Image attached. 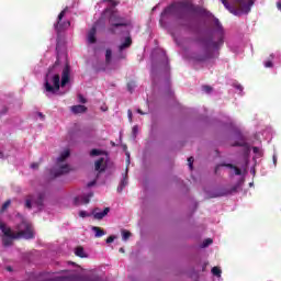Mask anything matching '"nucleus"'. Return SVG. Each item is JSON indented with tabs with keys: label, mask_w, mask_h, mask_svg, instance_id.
I'll return each instance as SVG.
<instances>
[{
	"label": "nucleus",
	"mask_w": 281,
	"mask_h": 281,
	"mask_svg": "<svg viewBox=\"0 0 281 281\" xmlns=\"http://www.w3.org/2000/svg\"><path fill=\"white\" fill-rule=\"evenodd\" d=\"M10 203H12L10 200H8L7 202L3 203L2 212H5V210L10 207Z\"/></svg>",
	"instance_id": "c85d7f7f"
},
{
	"label": "nucleus",
	"mask_w": 281,
	"mask_h": 281,
	"mask_svg": "<svg viewBox=\"0 0 281 281\" xmlns=\"http://www.w3.org/2000/svg\"><path fill=\"white\" fill-rule=\"evenodd\" d=\"M97 71H106V66H103L101 68H97Z\"/></svg>",
	"instance_id": "ea45409f"
},
{
	"label": "nucleus",
	"mask_w": 281,
	"mask_h": 281,
	"mask_svg": "<svg viewBox=\"0 0 281 281\" xmlns=\"http://www.w3.org/2000/svg\"><path fill=\"white\" fill-rule=\"evenodd\" d=\"M75 255L78 256L79 258H87V252H85V248L82 247H77L75 249Z\"/></svg>",
	"instance_id": "412c9836"
},
{
	"label": "nucleus",
	"mask_w": 281,
	"mask_h": 281,
	"mask_svg": "<svg viewBox=\"0 0 281 281\" xmlns=\"http://www.w3.org/2000/svg\"><path fill=\"white\" fill-rule=\"evenodd\" d=\"M127 164H131V154L126 153Z\"/></svg>",
	"instance_id": "a19ab883"
},
{
	"label": "nucleus",
	"mask_w": 281,
	"mask_h": 281,
	"mask_svg": "<svg viewBox=\"0 0 281 281\" xmlns=\"http://www.w3.org/2000/svg\"><path fill=\"white\" fill-rule=\"evenodd\" d=\"M202 91H204V93H212V87H210V86H203V87H202Z\"/></svg>",
	"instance_id": "cd10ccee"
},
{
	"label": "nucleus",
	"mask_w": 281,
	"mask_h": 281,
	"mask_svg": "<svg viewBox=\"0 0 281 281\" xmlns=\"http://www.w3.org/2000/svg\"><path fill=\"white\" fill-rule=\"evenodd\" d=\"M211 273L216 276V278H221V273H223V271L218 267H213L212 270H211Z\"/></svg>",
	"instance_id": "5701e85b"
},
{
	"label": "nucleus",
	"mask_w": 281,
	"mask_h": 281,
	"mask_svg": "<svg viewBox=\"0 0 281 281\" xmlns=\"http://www.w3.org/2000/svg\"><path fill=\"white\" fill-rule=\"evenodd\" d=\"M122 238L123 240H128V238H131V232L122 231Z\"/></svg>",
	"instance_id": "393cba45"
},
{
	"label": "nucleus",
	"mask_w": 281,
	"mask_h": 281,
	"mask_svg": "<svg viewBox=\"0 0 281 281\" xmlns=\"http://www.w3.org/2000/svg\"><path fill=\"white\" fill-rule=\"evenodd\" d=\"M221 166H225L226 168H229V170H232L233 175H236V176H240L241 175V171L238 167L232 165V164H227V165H218L215 169V171L217 172L218 171V168H221Z\"/></svg>",
	"instance_id": "ddd939ff"
},
{
	"label": "nucleus",
	"mask_w": 281,
	"mask_h": 281,
	"mask_svg": "<svg viewBox=\"0 0 281 281\" xmlns=\"http://www.w3.org/2000/svg\"><path fill=\"white\" fill-rule=\"evenodd\" d=\"M69 155H71L69 148H66L60 153L59 157L56 159L54 168L50 171V175L53 177H60V175H67V172L71 170V167H69V165L67 164Z\"/></svg>",
	"instance_id": "0eeeda50"
},
{
	"label": "nucleus",
	"mask_w": 281,
	"mask_h": 281,
	"mask_svg": "<svg viewBox=\"0 0 281 281\" xmlns=\"http://www.w3.org/2000/svg\"><path fill=\"white\" fill-rule=\"evenodd\" d=\"M92 186H95V181L88 183V188H92Z\"/></svg>",
	"instance_id": "79ce46f5"
},
{
	"label": "nucleus",
	"mask_w": 281,
	"mask_h": 281,
	"mask_svg": "<svg viewBox=\"0 0 281 281\" xmlns=\"http://www.w3.org/2000/svg\"><path fill=\"white\" fill-rule=\"evenodd\" d=\"M31 168H32L33 170H36V168H38V164H37V162H33V164L31 165Z\"/></svg>",
	"instance_id": "58836bf2"
},
{
	"label": "nucleus",
	"mask_w": 281,
	"mask_h": 281,
	"mask_svg": "<svg viewBox=\"0 0 281 281\" xmlns=\"http://www.w3.org/2000/svg\"><path fill=\"white\" fill-rule=\"evenodd\" d=\"M273 166H278V156L273 154L272 156Z\"/></svg>",
	"instance_id": "2f4dec72"
},
{
	"label": "nucleus",
	"mask_w": 281,
	"mask_h": 281,
	"mask_svg": "<svg viewBox=\"0 0 281 281\" xmlns=\"http://www.w3.org/2000/svg\"><path fill=\"white\" fill-rule=\"evenodd\" d=\"M63 273H69V271H67V270H64V271H63Z\"/></svg>",
	"instance_id": "8fccbe9b"
},
{
	"label": "nucleus",
	"mask_w": 281,
	"mask_h": 281,
	"mask_svg": "<svg viewBox=\"0 0 281 281\" xmlns=\"http://www.w3.org/2000/svg\"><path fill=\"white\" fill-rule=\"evenodd\" d=\"M90 157H99L94 162V170L97 172H104L109 164V155L100 149H92L90 151Z\"/></svg>",
	"instance_id": "1a4fd4ad"
},
{
	"label": "nucleus",
	"mask_w": 281,
	"mask_h": 281,
	"mask_svg": "<svg viewBox=\"0 0 281 281\" xmlns=\"http://www.w3.org/2000/svg\"><path fill=\"white\" fill-rule=\"evenodd\" d=\"M153 10H156V7H154Z\"/></svg>",
	"instance_id": "5fc2aeb1"
},
{
	"label": "nucleus",
	"mask_w": 281,
	"mask_h": 281,
	"mask_svg": "<svg viewBox=\"0 0 281 281\" xmlns=\"http://www.w3.org/2000/svg\"><path fill=\"white\" fill-rule=\"evenodd\" d=\"M137 132H138V127H137V125H135L132 130L134 137L137 135Z\"/></svg>",
	"instance_id": "c9c22d12"
},
{
	"label": "nucleus",
	"mask_w": 281,
	"mask_h": 281,
	"mask_svg": "<svg viewBox=\"0 0 281 281\" xmlns=\"http://www.w3.org/2000/svg\"><path fill=\"white\" fill-rule=\"evenodd\" d=\"M79 102H81V104H85L87 102V99H85V97H82L81 94H79Z\"/></svg>",
	"instance_id": "473e14b6"
},
{
	"label": "nucleus",
	"mask_w": 281,
	"mask_h": 281,
	"mask_svg": "<svg viewBox=\"0 0 281 281\" xmlns=\"http://www.w3.org/2000/svg\"><path fill=\"white\" fill-rule=\"evenodd\" d=\"M137 113H139L140 115H144V112H142V110H137Z\"/></svg>",
	"instance_id": "a18cd8bd"
},
{
	"label": "nucleus",
	"mask_w": 281,
	"mask_h": 281,
	"mask_svg": "<svg viewBox=\"0 0 281 281\" xmlns=\"http://www.w3.org/2000/svg\"><path fill=\"white\" fill-rule=\"evenodd\" d=\"M128 186V178H126V173L123 176V179L120 182V186L117 187V192H122L124 188Z\"/></svg>",
	"instance_id": "a211bd4d"
},
{
	"label": "nucleus",
	"mask_w": 281,
	"mask_h": 281,
	"mask_svg": "<svg viewBox=\"0 0 281 281\" xmlns=\"http://www.w3.org/2000/svg\"><path fill=\"white\" fill-rule=\"evenodd\" d=\"M91 198H93V192L89 191L88 193H85L83 195L76 196L74 199L75 205H87L89 201H91Z\"/></svg>",
	"instance_id": "f8f14e48"
},
{
	"label": "nucleus",
	"mask_w": 281,
	"mask_h": 281,
	"mask_svg": "<svg viewBox=\"0 0 281 281\" xmlns=\"http://www.w3.org/2000/svg\"><path fill=\"white\" fill-rule=\"evenodd\" d=\"M183 14H198V16H204V19H214V15L207 9L194 7L192 1L183 0L172 3L161 12L160 25H164L166 19H170V16H179L181 19Z\"/></svg>",
	"instance_id": "f03ea898"
},
{
	"label": "nucleus",
	"mask_w": 281,
	"mask_h": 281,
	"mask_svg": "<svg viewBox=\"0 0 281 281\" xmlns=\"http://www.w3.org/2000/svg\"><path fill=\"white\" fill-rule=\"evenodd\" d=\"M277 8H278V10H280V12H281V2H278V3H277Z\"/></svg>",
	"instance_id": "37998d69"
},
{
	"label": "nucleus",
	"mask_w": 281,
	"mask_h": 281,
	"mask_svg": "<svg viewBox=\"0 0 281 281\" xmlns=\"http://www.w3.org/2000/svg\"><path fill=\"white\" fill-rule=\"evenodd\" d=\"M0 159H3V153L0 150Z\"/></svg>",
	"instance_id": "49530a36"
},
{
	"label": "nucleus",
	"mask_w": 281,
	"mask_h": 281,
	"mask_svg": "<svg viewBox=\"0 0 281 281\" xmlns=\"http://www.w3.org/2000/svg\"><path fill=\"white\" fill-rule=\"evenodd\" d=\"M210 245H212V238H206L202 244H201V248L205 249V247H210Z\"/></svg>",
	"instance_id": "b1692460"
},
{
	"label": "nucleus",
	"mask_w": 281,
	"mask_h": 281,
	"mask_svg": "<svg viewBox=\"0 0 281 281\" xmlns=\"http://www.w3.org/2000/svg\"><path fill=\"white\" fill-rule=\"evenodd\" d=\"M237 142L233 144V146H240L244 150V165L243 168H247L249 166V153H251V147H249V144L245 140V137H243V134H237Z\"/></svg>",
	"instance_id": "9b49d317"
},
{
	"label": "nucleus",
	"mask_w": 281,
	"mask_h": 281,
	"mask_svg": "<svg viewBox=\"0 0 281 281\" xmlns=\"http://www.w3.org/2000/svg\"><path fill=\"white\" fill-rule=\"evenodd\" d=\"M213 22L217 34V41H214V38L202 41V49L193 57L195 63H205V60H210V58H216V56H218V49H221L223 43H225L223 25H221V22L216 18L213 19Z\"/></svg>",
	"instance_id": "7ed1b4c3"
},
{
	"label": "nucleus",
	"mask_w": 281,
	"mask_h": 281,
	"mask_svg": "<svg viewBox=\"0 0 281 281\" xmlns=\"http://www.w3.org/2000/svg\"><path fill=\"white\" fill-rule=\"evenodd\" d=\"M120 252H121V254H124V248H120Z\"/></svg>",
	"instance_id": "de8ad7c7"
},
{
	"label": "nucleus",
	"mask_w": 281,
	"mask_h": 281,
	"mask_svg": "<svg viewBox=\"0 0 281 281\" xmlns=\"http://www.w3.org/2000/svg\"><path fill=\"white\" fill-rule=\"evenodd\" d=\"M37 117H40V120L42 121L45 120V115L41 112L37 113Z\"/></svg>",
	"instance_id": "4c0bfd02"
},
{
	"label": "nucleus",
	"mask_w": 281,
	"mask_h": 281,
	"mask_svg": "<svg viewBox=\"0 0 281 281\" xmlns=\"http://www.w3.org/2000/svg\"><path fill=\"white\" fill-rule=\"evenodd\" d=\"M233 87H235V89L238 91V93H243V87L240 86V83L235 82V83H233Z\"/></svg>",
	"instance_id": "bb28decb"
},
{
	"label": "nucleus",
	"mask_w": 281,
	"mask_h": 281,
	"mask_svg": "<svg viewBox=\"0 0 281 281\" xmlns=\"http://www.w3.org/2000/svg\"><path fill=\"white\" fill-rule=\"evenodd\" d=\"M0 231L4 234V238L2 243L4 247H10L12 245V240L16 238H25L30 240V238H34V231L32 229V224L23 221L20 225H18V233L12 232L5 224L0 221Z\"/></svg>",
	"instance_id": "39448f33"
},
{
	"label": "nucleus",
	"mask_w": 281,
	"mask_h": 281,
	"mask_svg": "<svg viewBox=\"0 0 281 281\" xmlns=\"http://www.w3.org/2000/svg\"><path fill=\"white\" fill-rule=\"evenodd\" d=\"M113 240H115V237L114 236H110V237L106 238L105 243H108V245H109V244L113 243Z\"/></svg>",
	"instance_id": "f704fd0d"
},
{
	"label": "nucleus",
	"mask_w": 281,
	"mask_h": 281,
	"mask_svg": "<svg viewBox=\"0 0 281 281\" xmlns=\"http://www.w3.org/2000/svg\"><path fill=\"white\" fill-rule=\"evenodd\" d=\"M223 195H225V193H221V194H220V196H223Z\"/></svg>",
	"instance_id": "3c124183"
},
{
	"label": "nucleus",
	"mask_w": 281,
	"mask_h": 281,
	"mask_svg": "<svg viewBox=\"0 0 281 281\" xmlns=\"http://www.w3.org/2000/svg\"><path fill=\"white\" fill-rule=\"evenodd\" d=\"M127 116L130 122H133V112L131 110L127 111Z\"/></svg>",
	"instance_id": "72a5a7b5"
},
{
	"label": "nucleus",
	"mask_w": 281,
	"mask_h": 281,
	"mask_svg": "<svg viewBox=\"0 0 281 281\" xmlns=\"http://www.w3.org/2000/svg\"><path fill=\"white\" fill-rule=\"evenodd\" d=\"M71 79V69L69 66H65L61 72V80H60V71L58 70V65H54L52 68L48 69L46 74L45 81H44V89L46 95H56L58 91L65 89L66 86L69 85V80Z\"/></svg>",
	"instance_id": "20e7f679"
},
{
	"label": "nucleus",
	"mask_w": 281,
	"mask_h": 281,
	"mask_svg": "<svg viewBox=\"0 0 281 281\" xmlns=\"http://www.w3.org/2000/svg\"><path fill=\"white\" fill-rule=\"evenodd\" d=\"M280 56V53L271 54L270 58L267 59L263 65L267 69L273 67V58H278Z\"/></svg>",
	"instance_id": "2eb2a0df"
},
{
	"label": "nucleus",
	"mask_w": 281,
	"mask_h": 281,
	"mask_svg": "<svg viewBox=\"0 0 281 281\" xmlns=\"http://www.w3.org/2000/svg\"><path fill=\"white\" fill-rule=\"evenodd\" d=\"M193 164H194V157H189L188 158V166H189L190 170L193 169Z\"/></svg>",
	"instance_id": "a878e982"
},
{
	"label": "nucleus",
	"mask_w": 281,
	"mask_h": 281,
	"mask_svg": "<svg viewBox=\"0 0 281 281\" xmlns=\"http://www.w3.org/2000/svg\"><path fill=\"white\" fill-rule=\"evenodd\" d=\"M127 89L131 93H133V90L135 89V83L131 82L127 85Z\"/></svg>",
	"instance_id": "c756f323"
},
{
	"label": "nucleus",
	"mask_w": 281,
	"mask_h": 281,
	"mask_svg": "<svg viewBox=\"0 0 281 281\" xmlns=\"http://www.w3.org/2000/svg\"><path fill=\"white\" fill-rule=\"evenodd\" d=\"M115 1L113 0H101L99 8H105L101 16L94 22L92 27L87 32L86 41L87 45H95L98 37L95 34L104 30L106 25V19L111 25L110 32L112 34H117L121 38V44L119 45V52H124L128 49L133 44L131 38V31L133 30V22L126 18L120 16V13L115 11Z\"/></svg>",
	"instance_id": "f257e3e1"
},
{
	"label": "nucleus",
	"mask_w": 281,
	"mask_h": 281,
	"mask_svg": "<svg viewBox=\"0 0 281 281\" xmlns=\"http://www.w3.org/2000/svg\"><path fill=\"white\" fill-rule=\"evenodd\" d=\"M67 14H69V8H65L57 16V21L54 24V30L57 34L70 27L71 22L67 19Z\"/></svg>",
	"instance_id": "9d476101"
},
{
	"label": "nucleus",
	"mask_w": 281,
	"mask_h": 281,
	"mask_svg": "<svg viewBox=\"0 0 281 281\" xmlns=\"http://www.w3.org/2000/svg\"><path fill=\"white\" fill-rule=\"evenodd\" d=\"M94 19H98V14L94 15Z\"/></svg>",
	"instance_id": "603ef678"
},
{
	"label": "nucleus",
	"mask_w": 281,
	"mask_h": 281,
	"mask_svg": "<svg viewBox=\"0 0 281 281\" xmlns=\"http://www.w3.org/2000/svg\"><path fill=\"white\" fill-rule=\"evenodd\" d=\"M226 10H229L235 16L249 14L256 0H221Z\"/></svg>",
	"instance_id": "423d86ee"
},
{
	"label": "nucleus",
	"mask_w": 281,
	"mask_h": 281,
	"mask_svg": "<svg viewBox=\"0 0 281 281\" xmlns=\"http://www.w3.org/2000/svg\"><path fill=\"white\" fill-rule=\"evenodd\" d=\"M71 111H72V113H76V114L85 113V111H87V106H85V105H74V106H71Z\"/></svg>",
	"instance_id": "aec40b11"
},
{
	"label": "nucleus",
	"mask_w": 281,
	"mask_h": 281,
	"mask_svg": "<svg viewBox=\"0 0 281 281\" xmlns=\"http://www.w3.org/2000/svg\"><path fill=\"white\" fill-rule=\"evenodd\" d=\"M250 186H254V183H250Z\"/></svg>",
	"instance_id": "6e6d98bb"
},
{
	"label": "nucleus",
	"mask_w": 281,
	"mask_h": 281,
	"mask_svg": "<svg viewBox=\"0 0 281 281\" xmlns=\"http://www.w3.org/2000/svg\"><path fill=\"white\" fill-rule=\"evenodd\" d=\"M267 133H271V128H268L263 132V135L267 134Z\"/></svg>",
	"instance_id": "c03bdc74"
},
{
	"label": "nucleus",
	"mask_w": 281,
	"mask_h": 281,
	"mask_svg": "<svg viewBox=\"0 0 281 281\" xmlns=\"http://www.w3.org/2000/svg\"><path fill=\"white\" fill-rule=\"evenodd\" d=\"M252 153L255 155L254 161H256V159H260L262 157V155H265V151L260 147H252Z\"/></svg>",
	"instance_id": "f3484780"
},
{
	"label": "nucleus",
	"mask_w": 281,
	"mask_h": 281,
	"mask_svg": "<svg viewBox=\"0 0 281 281\" xmlns=\"http://www.w3.org/2000/svg\"><path fill=\"white\" fill-rule=\"evenodd\" d=\"M70 265H72V266H74V265H76V263H74V262H70Z\"/></svg>",
	"instance_id": "864d4df0"
},
{
	"label": "nucleus",
	"mask_w": 281,
	"mask_h": 281,
	"mask_svg": "<svg viewBox=\"0 0 281 281\" xmlns=\"http://www.w3.org/2000/svg\"><path fill=\"white\" fill-rule=\"evenodd\" d=\"M56 49H57V52H60V38L57 40Z\"/></svg>",
	"instance_id": "e433bc0d"
},
{
	"label": "nucleus",
	"mask_w": 281,
	"mask_h": 281,
	"mask_svg": "<svg viewBox=\"0 0 281 281\" xmlns=\"http://www.w3.org/2000/svg\"><path fill=\"white\" fill-rule=\"evenodd\" d=\"M111 211V209L105 207L103 211H94L93 212V216L94 218H97L98 221H102V218L104 216H106V214H109V212Z\"/></svg>",
	"instance_id": "4468645a"
},
{
	"label": "nucleus",
	"mask_w": 281,
	"mask_h": 281,
	"mask_svg": "<svg viewBox=\"0 0 281 281\" xmlns=\"http://www.w3.org/2000/svg\"><path fill=\"white\" fill-rule=\"evenodd\" d=\"M92 232H94L95 238H102V236H104L106 234L103 229H101L98 226H93Z\"/></svg>",
	"instance_id": "6ab92c4d"
},
{
	"label": "nucleus",
	"mask_w": 281,
	"mask_h": 281,
	"mask_svg": "<svg viewBox=\"0 0 281 281\" xmlns=\"http://www.w3.org/2000/svg\"><path fill=\"white\" fill-rule=\"evenodd\" d=\"M45 193L31 194L25 200V207L33 210V212H41L45 206Z\"/></svg>",
	"instance_id": "6e6552de"
},
{
	"label": "nucleus",
	"mask_w": 281,
	"mask_h": 281,
	"mask_svg": "<svg viewBox=\"0 0 281 281\" xmlns=\"http://www.w3.org/2000/svg\"><path fill=\"white\" fill-rule=\"evenodd\" d=\"M79 216H80L81 218H87V216H89V214L87 213V211H80V212H79Z\"/></svg>",
	"instance_id": "7c9ffc66"
},
{
	"label": "nucleus",
	"mask_w": 281,
	"mask_h": 281,
	"mask_svg": "<svg viewBox=\"0 0 281 281\" xmlns=\"http://www.w3.org/2000/svg\"><path fill=\"white\" fill-rule=\"evenodd\" d=\"M151 74H155V66H153Z\"/></svg>",
	"instance_id": "09e8293b"
},
{
	"label": "nucleus",
	"mask_w": 281,
	"mask_h": 281,
	"mask_svg": "<svg viewBox=\"0 0 281 281\" xmlns=\"http://www.w3.org/2000/svg\"><path fill=\"white\" fill-rule=\"evenodd\" d=\"M160 69H164V71H170V66L168 65V57L164 52H162V61L160 64Z\"/></svg>",
	"instance_id": "dca6fc26"
},
{
	"label": "nucleus",
	"mask_w": 281,
	"mask_h": 281,
	"mask_svg": "<svg viewBox=\"0 0 281 281\" xmlns=\"http://www.w3.org/2000/svg\"><path fill=\"white\" fill-rule=\"evenodd\" d=\"M112 56H113V52L108 48V49L105 50V63H106V65H109V64L111 63Z\"/></svg>",
	"instance_id": "4be33fe9"
}]
</instances>
